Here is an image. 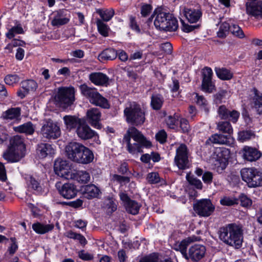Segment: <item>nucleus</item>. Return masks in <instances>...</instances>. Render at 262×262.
Listing matches in <instances>:
<instances>
[{
	"instance_id": "f257e3e1",
	"label": "nucleus",
	"mask_w": 262,
	"mask_h": 262,
	"mask_svg": "<svg viewBox=\"0 0 262 262\" xmlns=\"http://www.w3.org/2000/svg\"><path fill=\"white\" fill-rule=\"evenodd\" d=\"M200 239V237L194 235L189 237L181 242L177 243L175 245L174 249L180 251L186 259H190L193 261H198L205 256L206 251L205 247L202 245L194 244L189 247L188 252L187 248L191 243Z\"/></svg>"
},
{
	"instance_id": "4468645a",
	"label": "nucleus",
	"mask_w": 262,
	"mask_h": 262,
	"mask_svg": "<svg viewBox=\"0 0 262 262\" xmlns=\"http://www.w3.org/2000/svg\"><path fill=\"white\" fill-rule=\"evenodd\" d=\"M82 146L83 144L75 142L69 143L65 148V151L68 158L76 162L77 159L79 158V155L80 154Z\"/></svg>"
},
{
	"instance_id": "2f4dec72",
	"label": "nucleus",
	"mask_w": 262,
	"mask_h": 262,
	"mask_svg": "<svg viewBox=\"0 0 262 262\" xmlns=\"http://www.w3.org/2000/svg\"><path fill=\"white\" fill-rule=\"evenodd\" d=\"M252 102L254 107L259 114H262V94L259 95L257 91L254 90L253 92Z\"/></svg>"
},
{
	"instance_id": "a211bd4d",
	"label": "nucleus",
	"mask_w": 262,
	"mask_h": 262,
	"mask_svg": "<svg viewBox=\"0 0 262 262\" xmlns=\"http://www.w3.org/2000/svg\"><path fill=\"white\" fill-rule=\"evenodd\" d=\"M89 79L96 85L106 86L108 83L109 78L107 76L100 72L91 73Z\"/></svg>"
},
{
	"instance_id": "37998d69",
	"label": "nucleus",
	"mask_w": 262,
	"mask_h": 262,
	"mask_svg": "<svg viewBox=\"0 0 262 262\" xmlns=\"http://www.w3.org/2000/svg\"><path fill=\"white\" fill-rule=\"evenodd\" d=\"M167 23L166 26H167L166 28L164 29V31H176L178 27V23L177 19L173 17L172 15L170 14V17L168 18V20H167Z\"/></svg>"
},
{
	"instance_id": "79ce46f5",
	"label": "nucleus",
	"mask_w": 262,
	"mask_h": 262,
	"mask_svg": "<svg viewBox=\"0 0 262 262\" xmlns=\"http://www.w3.org/2000/svg\"><path fill=\"white\" fill-rule=\"evenodd\" d=\"M144 116H126V121L128 123L134 125L143 124L145 121Z\"/></svg>"
},
{
	"instance_id": "cd10ccee",
	"label": "nucleus",
	"mask_w": 262,
	"mask_h": 262,
	"mask_svg": "<svg viewBox=\"0 0 262 262\" xmlns=\"http://www.w3.org/2000/svg\"><path fill=\"white\" fill-rule=\"evenodd\" d=\"M96 12L98 13L103 21H110L115 14V11L113 9H96Z\"/></svg>"
},
{
	"instance_id": "4c0bfd02",
	"label": "nucleus",
	"mask_w": 262,
	"mask_h": 262,
	"mask_svg": "<svg viewBox=\"0 0 262 262\" xmlns=\"http://www.w3.org/2000/svg\"><path fill=\"white\" fill-rule=\"evenodd\" d=\"M37 88V83L33 80H27L21 82V89L26 92L34 91Z\"/></svg>"
},
{
	"instance_id": "8fccbe9b",
	"label": "nucleus",
	"mask_w": 262,
	"mask_h": 262,
	"mask_svg": "<svg viewBox=\"0 0 262 262\" xmlns=\"http://www.w3.org/2000/svg\"><path fill=\"white\" fill-rule=\"evenodd\" d=\"M99 116H87L86 120L92 126L94 127L100 129L101 124L100 123Z\"/></svg>"
},
{
	"instance_id": "13d9d810",
	"label": "nucleus",
	"mask_w": 262,
	"mask_h": 262,
	"mask_svg": "<svg viewBox=\"0 0 262 262\" xmlns=\"http://www.w3.org/2000/svg\"><path fill=\"white\" fill-rule=\"evenodd\" d=\"M152 7L151 5L148 4H143L141 7V14L142 16L146 17L151 12Z\"/></svg>"
},
{
	"instance_id": "6ab92c4d",
	"label": "nucleus",
	"mask_w": 262,
	"mask_h": 262,
	"mask_svg": "<svg viewBox=\"0 0 262 262\" xmlns=\"http://www.w3.org/2000/svg\"><path fill=\"white\" fill-rule=\"evenodd\" d=\"M230 151L226 148L222 149L215 165L217 166V171L223 170L227 167L228 164Z\"/></svg>"
},
{
	"instance_id": "4be33fe9",
	"label": "nucleus",
	"mask_w": 262,
	"mask_h": 262,
	"mask_svg": "<svg viewBox=\"0 0 262 262\" xmlns=\"http://www.w3.org/2000/svg\"><path fill=\"white\" fill-rule=\"evenodd\" d=\"M184 14L190 23H196L202 16V12L199 9L185 8Z\"/></svg>"
},
{
	"instance_id": "9d476101",
	"label": "nucleus",
	"mask_w": 262,
	"mask_h": 262,
	"mask_svg": "<svg viewBox=\"0 0 262 262\" xmlns=\"http://www.w3.org/2000/svg\"><path fill=\"white\" fill-rule=\"evenodd\" d=\"M188 150L186 145L181 144L176 150L174 162L179 169L188 167Z\"/></svg>"
},
{
	"instance_id": "c756f323",
	"label": "nucleus",
	"mask_w": 262,
	"mask_h": 262,
	"mask_svg": "<svg viewBox=\"0 0 262 262\" xmlns=\"http://www.w3.org/2000/svg\"><path fill=\"white\" fill-rule=\"evenodd\" d=\"M99 192V189L93 184L88 185L85 187L84 195L88 199L97 197Z\"/></svg>"
},
{
	"instance_id": "f03ea898",
	"label": "nucleus",
	"mask_w": 262,
	"mask_h": 262,
	"mask_svg": "<svg viewBox=\"0 0 262 262\" xmlns=\"http://www.w3.org/2000/svg\"><path fill=\"white\" fill-rule=\"evenodd\" d=\"M123 141L126 143L128 151L133 155L143 152V147L149 148L151 146V143L134 127L128 128Z\"/></svg>"
},
{
	"instance_id": "c03bdc74",
	"label": "nucleus",
	"mask_w": 262,
	"mask_h": 262,
	"mask_svg": "<svg viewBox=\"0 0 262 262\" xmlns=\"http://www.w3.org/2000/svg\"><path fill=\"white\" fill-rule=\"evenodd\" d=\"M195 101L196 104L205 111V113L209 112L208 102L203 96L195 94Z\"/></svg>"
},
{
	"instance_id": "6e6d98bb",
	"label": "nucleus",
	"mask_w": 262,
	"mask_h": 262,
	"mask_svg": "<svg viewBox=\"0 0 262 262\" xmlns=\"http://www.w3.org/2000/svg\"><path fill=\"white\" fill-rule=\"evenodd\" d=\"M146 179L150 184H157L160 182V178L158 173L156 172L149 173Z\"/></svg>"
},
{
	"instance_id": "dca6fc26",
	"label": "nucleus",
	"mask_w": 262,
	"mask_h": 262,
	"mask_svg": "<svg viewBox=\"0 0 262 262\" xmlns=\"http://www.w3.org/2000/svg\"><path fill=\"white\" fill-rule=\"evenodd\" d=\"M154 14H156L154 21L155 27L159 30H164L167 27V26H166V21L168 20L169 17H170V14L163 12L160 9H156Z\"/></svg>"
},
{
	"instance_id": "7ed1b4c3",
	"label": "nucleus",
	"mask_w": 262,
	"mask_h": 262,
	"mask_svg": "<svg viewBox=\"0 0 262 262\" xmlns=\"http://www.w3.org/2000/svg\"><path fill=\"white\" fill-rule=\"evenodd\" d=\"M220 239L225 244L235 248L241 247L243 242L242 227L234 223L221 227L219 231Z\"/></svg>"
},
{
	"instance_id": "20e7f679",
	"label": "nucleus",
	"mask_w": 262,
	"mask_h": 262,
	"mask_svg": "<svg viewBox=\"0 0 262 262\" xmlns=\"http://www.w3.org/2000/svg\"><path fill=\"white\" fill-rule=\"evenodd\" d=\"M25 150L24 139L19 136H15L10 139V145L3 157L9 162H16L24 157Z\"/></svg>"
},
{
	"instance_id": "aec40b11",
	"label": "nucleus",
	"mask_w": 262,
	"mask_h": 262,
	"mask_svg": "<svg viewBox=\"0 0 262 262\" xmlns=\"http://www.w3.org/2000/svg\"><path fill=\"white\" fill-rule=\"evenodd\" d=\"M79 157V158H78L76 161L77 163L86 164L93 161L94 154L92 151L83 145Z\"/></svg>"
},
{
	"instance_id": "393cba45",
	"label": "nucleus",
	"mask_w": 262,
	"mask_h": 262,
	"mask_svg": "<svg viewBox=\"0 0 262 262\" xmlns=\"http://www.w3.org/2000/svg\"><path fill=\"white\" fill-rule=\"evenodd\" d=\"M84 118H79L77 116H64L63 120L68 128L70 129L78 128Z\"/></svg>"
},
{
	"instance_id": "f3484780",
	"label": "nucleus",
	"mask_w": 262,
	"mask_h": 262,
	"mask_svg": "<svg viewBox=\"0 0 262 262\" xmlns=\"http://www.w3.org/2000/svg\"><path fill=\"white\" fill-rule=\"evenodd\" d=\"M60 194L65 199H71L76 196L77 189L76 186L72 183H65L61 188H59Z\"/></svg>"
},
{
	"instance_id": "774afa93",
	"label": "nucleus",
	"mask_w": 262,
	"mask_h": 262,
	"mask_svg": "<svg viewBox=\"0 0 262 262\" xmlns=\"http://www.w3.org/2000/svg\"><path fill=\"white\" fill-rule=\"evenodd\" d=\"M161 49L165 53H166L167 54H170L172 53V45L170 42H166L164 43L161 45Z\"/></svg>"
},
{
	"instance_id": "1a4fd4ad",
	"label": "nucleus",
	"mask_w": 262,
	"mask_h": 262,
	"mask_svg": "<svg viewBox=\"0 0 262 262\" xmlns=\"http://www.w3.org/2000/svg\"><path fill=\"white\" fill-rule=\"evenodd\" d=\"M195 212L201 216L208 217L214 211V206L209 199H202L193 205Z\"/></svg>"
},
{
	"instance_id": "6e6552de",
	"label": "nucleus",
	"mask_w": 262,
	"mask_h": 262,
	"mask_svg": "<svg viewBox=\"0 0 262 262\" xmlns=\"http://www.w3.org/2000/svg\"><path fill=\"white\" fill-rule=\"evenodd\" d=\"M40 133L44 138L55 140L60 136L61 130L57 122L51 119H46L43 122Z\"/></svg>"
},
{
	"instance_id": "72a5a7b5",
	"label": "nucleus",
	"mask_w": 262,
	"mask_h": 262,
	"mask_svg": "<svg viewBox=\"0 0 262 262\" xmlns=\"http://www.w3.org/2000/svg\"><path fill=\"white\" fill-rule=\"evenodd\" d=\"M255 137V135L254 132L250 130H244L238 132L237 140L241 142H244L253 139Z\"/></svg>"
},
{
	"instance_id": "f704fd0d",
	"label": "nucleus",
	"mask_w": 262,
	"mask_h": 262,
	"mask_svg": "<svg viewBox=\"0 0 262 262\" xmlns=\"http://www.w3.org/2000/svg\"><path fill=\"white\" fill-rule=\"evenodd\" d=\"M163 102V97L160 95L156 94L152 96L150 104L154 110H158L162 107Z\"/></svg>"
},
{
	"instance_id": "680f3d73",
	"label": "nucleus",
	"mask_w": 262,
	"mask_h": 262,
	"mask_svg": "<svg viewBox=\"0 0 262 262\" xmlns=\"http://www.w3.org/2000/svg\"><path fill=\"white\" fill-rule=\"evenodd\" d=\"M181 22L182 25V30L185 32H190L199 27L198 25H189L187 24L182 19L181 20Z\"/></svg>"
},
{
	"instance_id": "2eb2a0df",
	"label": "nucleus",
	"mask_w": 262,
	"mask_h": 262,
	"mask_svg": "<svg viewBox=\"0 0 262 262\" xmlns=\"http://www.w3.org/2000/svg\"><path fill=\"white\" fill-rule=\"evenodd\" d=\"M247 13L257 18H262V3L261 2H248L246 3Z\"/></svg>"
},
{
	"instance_id": "ea45409f",
	"label": "nucleus",
	"mask_w": 262,
	"mask_h": 262,
	"mask_svg": "<svg viewBox=\"0 0 262 262\" xmlns=\"http://www.w3.org/2000/svg\"><path fill=\"white\" fill-rule=\"evenodd\" d=\"M217 127L219 130L223 133H227L228 135H230L233 132V129L229 121H220L217 123Z\"/></svg>"
},
{
	"instance_id": "338daca9",
	"label": "nucleus",
	"mask_w": 262,
	"mask_h": 262,
	"mask_svg": "<svg viewBox=\"0 0 262 262\" xmlns=\"http://www.w3.org/2000/svg\"><path fill=\"white\" fill-rule=\"evenodd\" d=\"M213 179L212 173L210 171H206L203 174L202 180L205 183H211Z\"/></svg>"
},
{
	"instance_id": "ddd939ff",
	"label": "nucleus",
	"mask_w": 262,
	"mask_h": 262,
	"mask_svg": "<svg viewBox=\"0 0 262 262\" xmlns=\"http://www.w3.org/2000/svg\"><path fill=\"white\" fill-rule=\"evenodd\" d=\"M51 24L53 26H59L68 24L71 18L70 12L66 9L59 10L53 13Z\"/></svg>"
},
{
	"instance_id": "412c9836",
	"label": "nucleus",
	"mask_w": 262,
	"mask_h": 262,
	"mask_svg": "<svg viewBox=\"0 0 262 262\" xmlns=\"http://www.w3.org/2000/svg\"><path fill=\"white\" fill-rule=\"evenodd\" d=\"M230 135H223L222 134H215L212 135L206 141V145L211 144H229L230 143Z\"/></svg>"
},
{
	"instance_id": "58836bf2",
	"label": "nucleus",
	"mask_w": 262,
	"mask_h": 262,
	"mask_svg": "<svg viewBox=\"0 0 262 262\" xmlns=\"http://www.w3.org/2000/svg\"><path fill=\"white\" fill-rule=\"evenodd\" d=\"M96 25L99 33L103 36L106 37L108 35L110 28L107 25L105 24L100 19L96 20Z\"/></svg>"
},
{
	"instance_id": "e2e57ef3",
	"label": "nucleus",
	"mask_w": 262,
	"mask_h": 262,
	"mask_svg": "<svg viewBox=\"0 0 262 262\" xmlns=\"http://www.w3.org/2000/svg\"><path fill=\"white\" fill-rule=\"evenodd\" d=\"M106 207L110 209L111 212L115 211L117 209V206L114 201L112 198H107L105 202Z\"/></svg>"
},
{
	"instance_id": "473e14b6",
	"label": "nucleus",
	"mask_w": 262,
	"mask_h": 262,
	"mask_svg": "<svg viewBox=\"0 0 262 262\" xmlns=\"http://www.w3.org/2000/svg\"><path fill=\"white\" fill-rule=\"evenodd\" d=\"M27 184L29 188L35 191L37 194H41L43 192V189L40 183L34 178L29 177L27 180Z\"/></svg>"
},
{
	"instance_id": "b1692460",
	"label": "nucleus",
	"mask_w": 262,
	"mask_h": 262,
	"mask_svg": "<svg viewBox=\"0 0 262 262\" xmlns=\"http://www.w3.org/2000/svg\"><path fill=\"white\" fill-rule=\"evenodd\" d=\"M124 113V115H142L145 112L139 104L135 102H129L126 104Z\"/></svg>"
},
{
	"instance_id": "4d7b16f0",
	"label": "nucleus",
	"mask_w": 262,
	"mask_h": 262,
	"mask_svg": "<svg viewBox=\"0 0 262 262\" xmlns=\"http://www.w3.org/2000/svg\"><path fill=\"white\" fill-rule=\"evenodd\" d=\"M156 139L161 144L164 143L166 141L167 135L164 129L160 130L156 134Z\"/></svg>"
},
{
	"instance_id": "09e8293b",
	"label": "nucleus",
	"mask_w": 262,
	"mask_h": 262,
	"mask_svg": "<svg viewBox=\"0 0 262 262\" xmlns=\"http://www.w3.org/2000/svg\"><path fill=\"white\" fill-rule=\"evenodd\" d=\"M6 84L14 86L19 81V77L16 74H8L4 78Z\"/></svg>"
},
{
	"instance_id": "052dcab7",
	"label": "nucleus",
	"mask_w": 262,
	"mask_h": 262,
	"mask_svg": "<svg viewBox=\"0 0 262 262\" xmlns=\"http://www.w3.org/2000/svg\"><path fill=\"white\" fill-rule=\"evenodd\" d=\"M212 70L210 68L205 67L202 70L203 80L212 79Z\"/></svg>"
},
{
	"instance_id": "c85d7f7f",
	"label": "nucleus",
	"mask_w": 262,
	"mask_h": 262,
	"mask_svg": "<svg viewBox=\"0 0 262 262\" xmlns=\"http://www.w3.org/2000/svg\"><path fill=\"white\" fill-rule=\"evenodd\" d=\"M32 228L37 233L42 234L51 231L54 228V225L52 224L43 225L37 222L32 225Z\"/></svg>"
},
{
	"instance_id": "603ef678",
	"label": "nucleus",
	"mask_w": 262,
	"mask_h": 262,
	"mask_svg": "<svg viewBox=\"0 0 262 262\" xmlns=\"http://www.w3.org/2000/svg\"><path fill=\"white\" fill-rule=\"evenodd\" d=\"M165 120L167 125L170 128H174L175 126L179 124V120L178 116H167Z\"/></svg>"
},
{
	"instance_id": "864d4df0",
	"label": "nucleus",
	"mask_w": 262,
	"mask_h": 262,
	"mask_svg": "<svg viewBox=\"0 0 262 262\" xmlns=\"http://www.w3.org/2000/svg\"><path fill=\"white\" fill-rule=\"evenodd\" d=\"M230 30L233 35L239 38H243L245 37V34L242 29L235 24H233L230 26Z\"/></svg>"
},
{
	"instance_id": "a19ab883",
	"label": "nucleus",
	"mask_w": 262,
	"mask_h": 262,
	"mask_svg": "<svg viewBox=\"0 0 262 262\" xmlns=\"http://www.w3.org/2000/svg\"><path fill=\"white\" fill-rule=\"evenodd\" d=\"M141 205L135 201H132L125 205L126 210L127 212L136 215L138 213Z\"/></svg>"
},
{
	"instance_id": "c9c22d12",
	"label": "nucleus",
	"mask_w": 262,
	"mask_h": 262,
	"mask_svg": "<svg viewBox=\"0 0 262 262\" xmlns=\"http://www.w3.org/2000/svg\"><path fill=\"white\" fill-rule=\"evenodd\" d=\"M73 178L80 183H86L90 180V175L86 171H79L74 174Z\"/></svg>"
},
{
	"instance_id": "e433bc0d",
	"label": "nucleus",
	"mask_w": 262,
	"mask_h": 262,
	"mask_svg": "<svg viewBox=\"0 0 262 262\" xmlns=\"http://www.w3.org/2000/svg\"><path fill=\"white\" fill-rule=\"evenodd\" d=\"M15 130L19 133H25L28 135H32L34 132L33 124L30 122L24 123L15 128Z\"/></svg>"
},
{
	"instance_id": "0eeeda50",
	"label": "nucleus",
	"mask_w": 262,
	"mask_h": 262,
	"mask_svg": "<svg viewBox=\"0 0 262 262\" xmlns=\"http://www.w3.org/2000/svg\"><path fill=\"white\" fill-rule=\"evenodd\" d=\"M243 181L248 187L255 188L262 185V172L254 168H244L241 170Z\"/></svg>"
},
{
	"instance_id": "3c124183",
	"label": "nucleus",
	"mask_w": 262,
	"mask_h": 262,
	"mask_svg": "<svg viewBox=\"0 0 262 262\" xmlns=\"http://www.w3.org/2000/svg\"><path fill=\"white\" fill-rule=\"evenodd\" d=\"M214 85L212 79L203 80L202 83V90L205 92L211 93L214 89Z\"/></svg>"
},
{
	"instance_id": "f8f14e48",
	"label": "nucleus",
	"mask_w": 262,
	"mask_h": 262,
	"mask_svg": "<svg viewBox=\"0 0 262 262\" xmlns=\"http://www.w3.org/2000/svg\"><path fill=\"white\" fill-rule=\"evenodd\" d=\"M54 169L55 173L61 178L65 179L73 178L72 173L70 171V166L66 160L61 159L56 160L54 162Z\"/></svg>"
},
{
	"instance_id": "0e129e2a",
	"label": "nucleus",
	"mask_w": 262,
	"mask_h": 262,
	"mask_svg": "<svg viewBox=\"0 0 262 262\" xmlns=\"http://www.w3.org/2000/svg\"><path fill=\"white\" fill-rule=\"evenodd\" d=\"M217 112L219 115H238L236 111H233L232 112L227 110L225 105H221L219 107Z\"/></svg>"
},
{
	"instance_id": "7c9ffc66",
	"label": "nucleus",
	"mask_w": 262,
	"mask_h": 262,
	"mask_svg": "<svg viewBox=\"0 0 262 262\" xmlns=\"http://www.w3.org/2000/svg\"><path fill=\"white\" fill-rule=\"evenodd\" d=\"M215 72L217 76L221 79L228 80L232 78L233 74L228 69L224 68H215Z\"/></svg>"
},
{
	"instance_id": "49530a36",
	"label": "nucleus",
	"mask_w": 262,
	"mask_h": 262,
	"mask_svg": "<svg viewBox=\"0 0 262 262\" xmlns=\"http://www.w3.org/2000/svg\"><path fill=\"white\" fill-rule=\"evenodd\" d=\"M230 30V26L229 23L226 21L223 22L220 25L219 30L217 32V35L220 38L225 37Z\"/></svg>"
},
{
	"instance_id": "de8ad7c7",
	"label": "nucleus",
	"mask_w": 262,
	"mask_h": 262,
	"mask_svg": "<svg viewBox=\"0 0 262 262\" xmlns=\"http://www.w3.org/2000/svg\"><path fill=\"white\" fill-rule=\"evenodd\" d=\"M23 29L21 26L19 24L9 29L8 32L6 33V36L9 39H11L14 37L16 34H23Z\"/></svg>"
},
{
	"instance_id": "bb28decb",
	"label": "nucleus",
	"mask_w": 262,
	"mask_h": 262,
	"mask_svg": "<svg viewBox=\"0 0 262 262\" xmlns=\"http://www.w3.org/2000/svg\"><path fill=\"white\" fill-rule=\"evenodd\" d=\"M117 56V51L113 48H107L104 50L99 55L98 59L101 61L104 60H113Z\"/></svg>"
},
{
	"instance_id": "a18cd8bd",
	"label": "nucleus",
	"mask_w": 262,
	"mask_h": 262,
	"mask_svg": "<svg viewBox=\"0 0 262 262\" xmlns=\"http://www.w3.org/2000/svg\"><path fill=\"white\" fill-rule=\"evenodd\" d=\"M26 45L25 41L21 40L14 39L10 43H8L5 49L8 51V53H12L13 52V48L17 47H24Z\"/></svg>"
},
{
	"instance_id": "5fc2aeb1",
	"label": "nucleus",
	"mask_w": 262,
	"mask_h": 262,
	"mask_svg": "<svg viewBox=\"0 0 262 262\" xmlns=\"http://www.w3.org/2000/svg\"><path fill=\"white\" fill-rule=\"evenodd\" d=\"M186 179L189 183L190 185L194 186L196 188L199 189H201L202 188V183L200 180L188 174L186 176Z\"/></svg>"
},
{
	"instance_id": "a878e982",
	"label": "nucleus",
	"mask_w": 262,
	"mask_h": 262,
	"mask_svg": "<svg viewBox=\"0 0 262 262\" xmlns=\"http://www.w3.org/2000/svg\"><path fill=\"white\" fill-rule=\"evenodd\" d=\"M37 153L40 158H45L48 155L54 154V149L52 145L48 143H41L38 145Z\"/></svg>"
},
{
	"instance_id": "39448f33",
	"label": "nucleus",
	"mask_w": 262,
	"mask_h": 262,
	"mask_svg": "<svg viewBox=\"0 0 262 262\" xmlns=\"http://www.w3.org/2000/svg\"><path fill=\"white\" fill-rule=\"evenodd\" d=\"M75 90L72 86L60 87L54 96L55 102L63 109H67L73 104Z\"/></svg>"
},
{
	"instance_id": "423d86ee",
	"label": "nucleus",
	"mask_w": 262,
	"mask_h": 262,
	"mask_svg": "<svg viewBox=\"0 0 262 262\" xmlns=\"http://www.w3.org/2000/svg\"><path fill=\"white\" fill-rule=\"evenodd\" d=\"M79 89L82 95L86 97L90 103L104 108L109 107L107 100L99 93L96 88L83 84L79 86Z\"/></svg>"
},
{
	"instance_id": "69168bd1",
	"label": "nucleus",
	"mask_w": 262,
	"mask_h": 262,
	"mask_svg": "<svg viewBox=\"0 0 262 262\" xmlns=\"http://www.w3.org/2000/svg\"><path fill=\"white\" fill-rule=\"evenodd\" d=\"M241 204L244 207H249L252 204V201L247 195L242 194L239 198Z\"/></svg>"
},
{
	"instance_id": "9b49d317",
	"label": "nucleus",
	"mask_w": 262,
	"mask_h": 262,
	"mask_svg": "<svg viewBox=\"0 0 262 262\" xmlns=\"http://www.w3.org/2000/svg\"><path fill=\"white\" fill-rule=\"evenodd\" d=\"M76 133L77 136L81 140H87L95 138H97V143H100V142L98 140V135L97 133L91 129L88 125L85 119L81 123L80 126H78L76 129Z\"/></svg>"
},
{
	"instance_id": "5701e85b",
	"label": "nucleus",
	"mask_w": 262,
	"mask_h": 262,
	"mask_svg": "<svg viewBox=\"0 0 262 262\" xmlns=\"http://www.w3.org/2000/svg\"><path fill=\"white\" fill-rule=\"evenodd\" d=\"M244 158L249 161H255L261 156V153L256 148L249 146H245L243 148Z\"/></svg>"
},
{
	"instance_id": "bf43d9fd",
	"label": "nucleus",
	"mask_w": 262,
	"mask_h": 262,
	"mask_svg": "<svg viewBox=\"0 0 262 262\" xmlns=\"http://www.w3.org/2000/svg\"><path fill=\"white\" fill-rule=\"evenodd\" d=\"M237 201L235 199L225 196L220 200V203L223 205L232 206L237 204Z\"/></svg>"
}]
</instances>
